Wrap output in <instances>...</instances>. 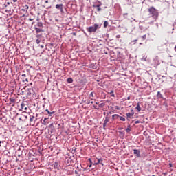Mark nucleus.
Returning <instances> with one entry per match:
<instances>
[{
    "mask_svg": "<svg viewBox=\"0 0 176 176\" xmlns=\"http://www.w3.org/2000/svg\"><path fill=\"white\" fill-rule=\"evenodd\" d=\"M98 28H101V25L95 23L94 26H90L89 28H87V30L88 31V32H90V33L96 32V31H97Z\"/></svg>",
    "mask_w": 176,
    "mask_h": 176,
    "instance_id": "f257e3e1",
    "label": "nucleus"
},
{
    "mask_svg": "<svg viewBox=\"0 0 176 176\" xmlns=\"http://www.w3.org/2000/svg\"><path fill=\"white\" fill-rule=\"evenodd\" d=\"M148 12L153 17H157V16H159V13L157 12V10H156V9H155V8L153 7L150 8L148 10Z\"/></svg>",
    "mask_w": 176,
    "mask_h": 176,
    "instance_id": "f03ea898",
    "label": "nucleus"
},
{
    "mask_svg": "<svg viewBox=\"0 0 176 176\" xmlns=\"http://www.w3.org/2000/svg\"><path fill=\"white\" fill-rule=\"evenodd\" d=\"M109 122V117L108 116H106L104 124H103V127H105L107 126V123Z\"/></svg>",
    "mask_w": 176,
    "mask_h": 176,
    "instance_id": "7ed1b4c3",
    "label": "nucleus"
},
{
    "mask_svg": "<svg viewBox=\"0 0 176 176\" xmlns=\"http://www.w3.org/2000/svg\"><path fill=\"white\" fill-rule=\"evenodd\" d=\"M56 9H59L60 12H63V4H57L56 6Z\"/></svg>",
    "mask_w": 176,
    "mask_h": 176,
    "instance_id": "20e7f679",
    "label": "nucleus"
},
{
    "mask_svg": "<svg viewBox=\"0 0 176 176\" xmlns=\"http://www.w3.org/2000/svg\"><path fill=\"white\" fill-rule=\"evenodd\" d=\"M133 153H134V155H136V156L138 157H140V150L134 149L133 150Z\"/></svg>",
    "mask_w": 176,
    "mask_h": 176,
    "instance_id": "39448f33",
    "label": "nucleus"
},
{
    "mask_svg": "<svg viewBox=\"0 0 176 176\" xmlns=\"http://www.w3.org/2000/svg\"><path fill=\"white\" fill-rule=\"evenodd\" d=\"M120 118V116H119L118 114H114L112 116L113 120H115V119H119Z\"/></svg>",
    "mask_w": 176,
    "mask_h": 176,
    "instance_id": "423d86ee",
    "label": "nucleus"
},
{
    "mask_svg": "<svg viewBox=\"0 0 176 176\" xmlns=\"http://www.w3.org/2000/svg\"><path fill=\"white\" fill-rule=\"evenodd\" d=\"M135 109H137L138 112H140L141 107L140 106V103H138L137 107H135Z\"/></svg>",
    "mask_w": 176,
    "mask_h": 176,
    "instance_id": "0eeeda50",
    "label": "nucleus"
},
{
    "mask_svg": "<svg viewBox=\"0 0 176 176\" xmlns=\"http://www.w3.org/2000/svg\"><path fill=\"white\" fill-rule=\"evenodd\" d=\"M133 115H134V113H126V116H127V118H131V116H133Z\"/></svg>",
    "mask_w": 176,
    "mask_h": 176,
    "instance_id": "6e6552de",
    "label": "nucleus"
},
{
    "mask_svg": "<svg viewBox=\"0 0 176 176\" xmlns=\"http://www.w3.org/2000/svg\"><path fill=\"white\" fill-rule=\"evenodd\" d=\"M74 82V80L72 78H69L67 79V82L68 83H72Z\"/></svg>",
    "mask_w": 176,
    "mask_h": 176,
    "instance_id": "1a4fd4ad",
    "label": "nucleus"
},
{
    "mask_svg": "<svg viewBox=\"0 0 176 176\" xmlns=\"http://www.w3.org/2000/svg\"><path fill=\"white\" fill-rule=\"evenodd\" d=\"M104 28H107V27H108V21H104Z\"/></svg>",
    "mask_w": 176,
    "mask_h": 176,
    "instance_id": "9d476101",
    "label": "nucleus"
},
{
    "mask_svg": "<svg viewBox=\"0 0 176 176\" xmlns=\"http://www.w3.org/2000/svg\"><path fill=\"white\" fill-rule=\"evenodd\" d=\"M157 97H158V98H161V97H162V94L160 93V91H158V92H157Z\"/></svg>",
    "mask_w": 176,
    "mask_h": 176,
    "instance_id": "9b49d317",
    "label": "nucleus"
},
{
    "mask_svg": "<svg viewBox=\"0 0 176 176\" xmlns=\"http://www.w3.org/2000/svg\"><path fill=\"white\" fill-rule=\"evenodd\" d=\"M120 120H122V122H126V118H123V117H120L119 118Z\"/></svg>",
    "mask_w": 176,
    "mask_h": 176,
    "instance_id": "f8f14e48",
    "label": "nucleus"
},
{
    "mask_svg": "<svg viewBox=\"0 0 176 176\" xmlns=\"http://www.w3.org/2000/svg\"><path fill=\"white\" fill-rule=\"evenodd\" d=\"M89 97L91 100H93L94 97V95L93 94V92H91L90 94H89Z\"/></svg>",
    "mask_w": 176,
    "mask_h": 176,
    "instance_id": "ddd939ff",
    "label": "nucleus"
},
{
    "mask_svg": "<svg viewBox=\"0 0 176 176\" xmlns=\"http://www.w3.org/2000/svg\"><path fill=\"white\" fill-rule=\"evenodd\" d=\"M37 25H38V27H43V24H42L41 22H38V23H37Z\"/></svg>",
    "mask_w": 176,
    "mask_h": 176,
    "instance_id": "4468645a",
    "label": "nucleus"
},
{
    "mask_svg": "<svg viewBox=\"0 0 176 176\" xmlns=\"http://www.w3.org/2000/svg\"><path fill=\"white\" fill-rule=\"evenodd\" d=\"M143 41H145L146 39V35L144 34L143 36H142Z\"/></svg>",
    "mask_w": 176,
    "mask_h": 176,
    "instance_id": "2eb2a0df",
    "label": "nucleus"
},
{
    "mask_svg": "<svg viewBox=\"0 0 176 176\" xmlns=\"http://www.w3.org/2000/svg\"><path fill=\"white\" fill-rule=\"evenodd\" d=\"M53 113H54V111H52V112L48 111V115H50V116H52Z\"/></svg>",
    "mask_w": 176,
    "mask_h": 176,
    "instance_id": "dca6fc26",
    "label": "nucleus"
},
{
    "mask_svg": "<svg viewBox=\"0 0 176 176\" xmlns=\"http://www.w3.org/2000/svg\"><path fill=\"white\" fill-rule=\"evenodd\" d=\"M22 109H24V111H27V109H28V108L24 107V106L22 104Z\"/></svg>",
    "mask_w": 176,
    "mask_h": 176,
    "instance_id": "f3484780",
    "label": "nucleus"
},
{
    "mask_svg": "<svg viewBox=\"0 0 176 176\" xmlns=\"http://www.w3.org/2000/svg\"><path fill=\"white\" fill-rule=\"evenodd\" d=\"M47 120V118H45L44 120H43V124L45 126H46V120Z\"/></svg>",
    "mask_w": 176,
    "mask_h": 176,
    "instance_id": "a211bd4d",
    "label": "nucleus"
},
{
    "mask_svg": "<svg viewBox=\"0 0 176 176\" xmlns=\"http://www.w3.org/2000/svg\"><path fill=\"white\" fill-rule=\"evenodd\" d=\"M110 94H111L112 97H115V94H113V91H111L110 92Z\"/></svg>",
    "mask_w": 176,
    "mask_h": 176,
    "instance_id": "6ab92c4d",
    "label": "nucleus"
},
{
    "mask_svg": "<svg viewBox=\"0 0 176 176\" xmlns=\"http://www.w3.org/2000/svg\"><path fill=\"white\" fill-rule=\"evenodd\" d=\"M98 8V12H100L101 10V8H100V6H97Z\"/></svg>",
    "mask_w": 176,
    "mask_h": 176,
    "instance_id": "aec40b11",
    "label": "nucleus"
},
{
    "mask_svg": "<svg viewBox=\"0 0 176 176\" xmlns=\"http://www.w3.org/2000/svg\"><path fill=\"white\" fill-rule=\"evenodd\" d=\"M36 32H41V31H42V30L38 28H36Z\"/></svg>",
    "mask_w": 176,
    "mask_h": 176,
    "instance_id": "412c9836",
    "label": "nucleus"
},
{
    "mask_svg": "<svg viewBox=\"0 0 176 176\" xmlns=\"http://www.w3.org/2000/svg\"><path fill=\"white\" fill-rule=\"evenodd\" d=\"M126 133H130V128H127V129H126Z\"/></svg>",
    "mask_w": 176,
    "mask_h": 176,
    "instance_id": "4be33fe9",
    "label": "nucleus"
},
{
    "mask_svg": "<svg viewBox=\"0 0 176 176\" xmlns=\"http://www.w3.org/2000/svg\"><path fill=\"white\" fill-rule=\"evenodd\" d=\"M100 163V159H98V162L95 163V164H99Z\"/></svg>",
    "mask_w": 176,
    "mask_h": 176,
    "instance_id": "5701e85b",
    "label": "nucleus"
},
{
    "mask_svg": "<svg viewBox=\"0 0 176 176\" xmlns=\"http://www.w3.org/2000/svg\"><path fill=\"white\" fill-rule=\"evenodd\" d=\"M138 123H140V121H135V124H138Z\"/></svg>",
    "mask_w": 176,
    "mask_h": 176,
    "instance_id": "b1692460",
    "label": "nucleus"
},
{
    "mask_svg": "<svg viewBox=\"0 0 176 176\" xmlns=\"http://www.w3.org/2000/svg\"><path fill=\"white\" fill-rule=\"evenodd\" d=\"M32 120H34V117H32V118H30V122H32Z\"/></svg>",
    "mask_w": 176,
    "mask_h": 176,
    "instance_id": "393cba45",
    "label": "nucleus"
},
{
    "mask_svg": "<svg viewBox=\"0 0 176 176\" xmlns=\"http://www.w3.org/2000/svg\"><path fill=\"white\" fill-rule=\"evenodd\" d=\"M25 9H29L28 6H25Z\"/></svg>",
    "mask_w": 176,
    "mask_h": 176,
    "instance_id": "a878e982",
    "label": "nucleus"
},
{
    "mask_svg": "<svg viewBox=\"0 0 176 176\" xmlns=\"http://www.w3.org/2000/svg\"><path fill=\"white\" fill-rule=\"evenodd\" d=\"M29 20H30V21H32V20H34V19L30 18Z\"/></svg>",
    "mask_w": 176,
    "mask_h": 176,
    "instance_id": "bb28decb",
    "label": "nucleus"
},
{
    "mask_svg": "<svg viewBox=\"0 0 176 176\" xmlns=\"http://www.w3.org/2000/svg\"><path fill=\"white\" fill-rule=\"evenodd\" d=\"M45 3H49V1H45Z\"/></svg>",
    "mask_w": 176,
    "mask_h": 176,
    "instance_id": "cd10ccee",
    "label": "nucleus"
},
{
    "mask_svg": "<svg viewBox=\"0 0 176 176\" xmlns=\"http://www.w3.org/2000/svg\"><path fill=\"white\" fill-rule=\"evenodd\" d=\"M138 41V39H136V40L133 41V42H135H135H137Z\"/></svg>",
    "mask_w": 176,
    "mask_h": 176,
    "instance_id": "c85d7f7f",
    "label": "nucleus"
},
{
    "mask_svg": "<svg viewBox=\"0 0 176 176\" xmlns=\"http://www.w3.org/2000/svg\"><path fill=\"white\" fill-rule=\"evenodd\" d=\"M45 112H47V113H49V110H48V109H46V110H45Z\"/></svg>",
    "mask_w": 176,
    "mask_h": 176,
    "instance_id": "c756f323",
    "label": "nucleus"
},
{
    "mask_svg": "<svg viewBox=\"0 0 176 176\" xmlns=\"http://www.w3.org/2000/svg\"><path fill=\"white\" fill-rule=\"evenodd\" d=\"M89 162H90V163H91V159H89Z\"/></svg>",
    "mask_w": 176,
    "mask_h": 176,
    "instance_id": "7c9ffc66",
    "label": "nucleus"
},
{
    "mask_svg": "<svg viewBox=\"0 0 176 176\" xmlns=\"http://www.w3.org/2000/svg\"><path fill=\"white\" fill-rule=\"evenodd\" d=\"M89 162H90V163H91V159H89Z\"/></svg>",
    "mask_w": 176,
    "mask_h": 176,
    "instance_id": "2f4dec72",
    "label": "nucleus"
},
{
    "mask_svg": "<svg viewBox=\"0 0 176 176\" xmlns=\"http://www.w3.org/2000/svg\"><path fill=\"white\" fill-rule=\"evenodd\" d=\"M43 47H44L43 45H41V49H43Z\"/></svg>",
    "mask_w": 176,
    "mask_h": 176,
    "instance_id": "473e14b6",
    "label": "nucleus"
},
{
    "mask_svg": "<svg viewBox=\"0 0 176 176\" xmlns=\"http://www.w3.org/2000/svg\"><path fill=\"white\" fill-rule=\"evenodd\" d=\"M13 2H17V0H12Z\"/></svg>",
    "mask_w": 176,
    "mask_h": 176,
    "instance_id": "72a5a7b5",
    "label": "nucleus"
},
{
    "mask_svg": "<svg viewBox=\"0 0 176 176\" xmlns=\"http://www.w3.org/2000/svg\"><path fill=\"white\" fill-rule=\"evenodd\" d=\"M25 82H28V78L25 79Z\"/></svg>",
    "mask_w": 176,
    "mask_h": 176,
    "instance_id": "f704fd0d",
    "label": "nucleus"
},
{
    "mask_svg": "<svg viewBox=\"0 0 176 176\" xmlns=\"http://www.w3.org/2000/svg\"><path fill=\"white\" fill-rule=\"evenodd\" d=\"M0 144H3V142L0 141Z\"/></svg>",
    "mask_w": 176,
    "mask_h": 176,
    "instance_id": "c9c22d12",
    "label": "nucleus"
},
{
    "mask_svg": "<svg viewBox=\"0 0 176 176\" xmlns=\"http://www.w3.org/2000/svg\"><path fill=\"white\" fill-rule=\"evenodd\" d=\"M127 98H128V100H130V96H129Z\"/></svg>",
    "mask_w": 176,
    "mask_h": 176,
    "instance_id": "e433bc0d",
    "label": "nucleus"
},
{
    "mask_svg": "<svg viewBox=\"0 0 176 176\" xmlns=\"http://www.w3.org/2000/svg\"><path fill=\"white\" fill-rule=\"evenodd\" d=\"M175 52H176V45H175Z\"/></svg>",
    "mask_w": 176,
    "mask_h": 176,
    "instance_id": "4c0bfd02",
    "label": "nucleus"
},
{
    "mask_svg": "<svg viewBox=\"0 0 176 176\" xmlns=\"http://www.w3.org/2000/svg\"><path fill=\"white\" fill-rule=\"evenodd\" d=\"M22 76H25V74L22 75Z\"/></svg>",
    "mask_w": 176,
    "mask_h": 176,
    "instance_id": "58836bf2",
    "label": "nucleus"
},
{
    "mask_svg": "<svg viewBox=\"0 0 176 176\" xmlns=\"http://www.w3.org/2000/svg\"><path fill=\"white\" fill-rule=\"evenodd\" d=\"M50 126H53V124H51Z\"/></svg>",
    "mask_w": 176,
    "mask_h": 176,
    "instance_id": "ea45409f",
    "label": "nucleus"
},
{
    "mask_svg": "<svg viewBox=\"0 0 176 176\" xmlns=\"http://www.w3.org/2000/svg\"><path fill=\"white\" fill-rule=\"evenodd\" d=\"M37 43H39V41H38V40H37Z\"/></svg>",
    "mask_w": 176,
    "mask_h": 176,
    "instance_id": "a19ab883",
    "label": "nucleus"
},
{
    "mask_svg": "<svg viewBox=\"0 0 176 176\" xmlns=\"http://www.w3.org/2000/svg\"><path fill=\"white\" fill-rule=\"evenodd\" d=\"M89 167H91V164L89 165Z\"/></svg>",
    "mask_w": 176,
    "mask_h": 176,
    "instance_id": "79ce46f5",
    "label": "nucleus"
},
{
    "mask_svg": "<svg viewBox=\"0 0 176 176\" xmlns=\"http://www.w3.org/2000/svg\"><path fill=\"white\" fill-rule=\"evenodd\" d=\"M0 146H1V144H0Z\"/></svg>",
    "mask_w": 176,
    "mask_h": 176,
    "instance_id": "37998d69",
    "label": "nucleus"
},
{
    "mask_svg": "<svg viewBox=\"0 0 176 176\" xmlns=\"http://www.w3.org/2000/svg\"><path fill=\"white\" fill-rule=\"evenodd\" d=\"M153 176H155V175H153Z\"/></svg>",
    "mask_w": 176,
    "mask_h": 176,
    "instance_id": "c03bdc74",
    "label": "nucleus"
}]
</instances>
